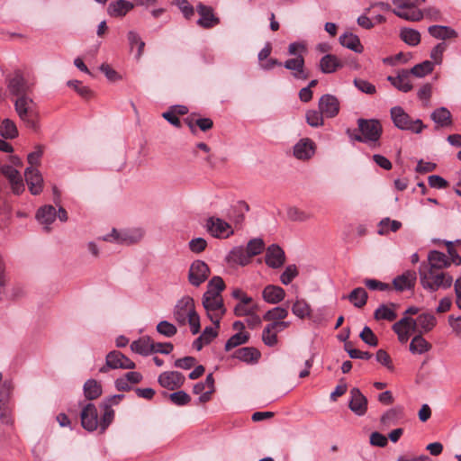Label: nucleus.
Wrapping results in <instances>:
<instances>
[{
    "instance_id": "f257e3e1",
    "label": "nucleus",
    "mask_w": 461,
    "mask_h": 461,
    "mask_svg": "<svg viewBox=\"0 0 461 461\" xmlns=\"http://www.w3.org/2000/svg\"><path fill=\"white\" fill-rule=\"evenodd\" d=\"M357 126L359 133H351L350 130L347 131L352 140L366 143L371 148L380 146L379 140L382 136L383 127L378 120L360 118L357 120Z\"/></svg>"
},
{
    "instance_id": "f03ea898",
    "label": "nucleus",
    "mask_w": 461,
    "mask_h": 461,
    "mask_svg": "<svg viewBox=\"0 0 461 461\" xmlns=\"http://www.w3.org/2000/svg\"><path fill=\"white\" fill-rule=\"evenodd\" d=\"M419 276L421 286L430 293H434L439 288L447 289L453 283L451 276L444 272L428 269L425 262H422L419 267Z\"/></svg>"
},
{
    "instance_id": "7ed1b4c3",
    "label": "nucleus",
    "mask_w": 461,
    "mask_h": 461,
    "mask_svg": "<svg viewBox=\"0 0 461 461\" xmlns=\"http://www.w3.org/2000/svg\"><path fill=\"white\" fill-rule=\"evenodd\" d=\"M33 99L28 95L16 97L14 109L19 118L25 123L26 127L37 130V113L34 110Z\"/></svg>"
},
{
    "instance_id": "20e7f679",
    "label": "nucleus",
    "mask_w": 461,
    "mask_h": 461,
    "mask_svg": "<svg viewBox=\"0 0 461 461\" xmlns=\"http://www.w3.org/2000/svg\"><path fill=\"white\" fill-rule=\"evenodd\" d=\"M203 305L207 312L208 318L215 325L216 329H218L220 327L221 319L226 312L221 295L205 292L203 296Z\"/></svg>"
},
{
    "instance_id": "39448f33",
    "label": "nucleus",
    "mask_w": 461,
    "mask_h": 461,
    "mask_svg": "<svg viewBox=\"0 0 461 461\" xmlns=\"http://www.w3.org/2000/svg\"><path fill=\"white\" fill-rule=\"evenodd\" d=\"M390 113L394 126L402 131L420 133L426 128L421 120H411L410 115L401 106L393 107Z\"/></svg>"
},
{
    "instance_id": "423d86ee",
    "label": "nucleus",
    "mask_w": 461,
    "mask_h": 461,
    "mask_svg": "<svg viewBox=\"0 0 461 461\" xmlns=\"http://www.w3.org/2000/svg\"><path fill=\"white\" fill-rule=\"evenodd\" d=\"M5 83L9 93L16 97L28 95L32 91V85L26 80L21 69H15L7 75Z\"/></svg>"
},
{
    "instance_id": "0eeeda50",
    "label": "nucleus",
    "mask_w": 461,
    "mask_h": 461,
    "mask_svg": "<svg viewBox=\"0 0 461 461\" xmlns=\"http://www.w3.org/2000/svg\"><path fill=\"white\" fill-rule=\"evenodd\" d=\"M143 237V231L140 229L116 230L113 229L111 233L103 237L104 241H115L119 244L131 245L139 242Z\"/></svg>"
},
{
    "instance_id": "6e6552de",
    "label": "nucleus",
    "mask_w": 461,
    "mask_h": 461,
    "mask_svg": "<svg viewBox=\"0 0 461 461\" xmlns=\"http://www.w3.org/2000/svg\"><path fill=\"white\" fill-rule=\"evenodd\" d=\"M135 363L122 352L113 350L109 352L105 358V366L100 368L101 373H106L108 369H134Z\"/></svg>"
},
{
    "instance_id": "1a4fd4ad",
    "label": "nucleus",
    "mask_w": 461,
    "mask_h": 461,
    "mask_svg": "<svg viewBox=\"0 0 461 461\" xmlns=\"http://www.w3.org/2000/svg\"><path fill=\"white\" fill-rule=\"evenodd\" d=\"M210 275V268L208 265L203 260H194L188 271V281L195 287L200 286Z\"/></svg>"
},
{
    "instance_id": "9d476101",
    "label": "nucleus",
    "mask_w": 461,
    "mask_h": 461,
    "mask_svg": "<svg viewBox=\"0 0 461 461\" xmlns=\"http://www.w3.org/2000/svg\"><path fill=\"white\" fill-rule=\"evenodd\" d=\"M195 312L194 299L190 296H185L176 304L174 317L178 324L185 325L187 322V318Z\"/></svg>"
},
{
    "instance_id": "9b49d317",
    "label": "nucleus",
    "mask_w": 461,
    "mask_h": 461,
    "mask_svg": "<svg viewBox=\"0 0 461 461\" xmlns=\"http://www.w3.org/2000/svg\"><path fill=\"white\" fill-rule=\"evenodd\" d=\"M206 230L214 238H227L233 234L231 226L217 217H209L204 225Z\"/></svg>"
},
{
    "instance_id": "f8f14e48",
    "label": "nucleus",
    "mask_w": 461,
    "mask_h": 461,
    "mask_svg": "<svg viewBox=\"0 0 461 461\" xmlns=\"http://www.w3.org/2000/svg\"><path fill=\"white\" fill-rule=\"evenodd\" d=\"M81 425L87 431H95L99 429L97 409L94 403H87L81 411Z\"/></svg>"
},
{
    "instance_id": "ddd939ff",
    "label": "nucleus",
    "mask_w": 461,
    "mask_h": 461,
    "mask_svg": "<svg viewBox=\"0 0 461 461\" xmlns=\"http://www.w3.org/2000/svg\"><path fill=\"white\" fill-rule=\"evenodd\" d=\"M393 330L397 334L401 343H405L411 332H416V321L411 317H402L393 325Z\"/></svg>"
},
{
    "instance_id": "4468645a",
    "label": "nucleus",
    "mask_w": 461,
    "mask_h": 461,
    "mask_svg": "<svg viewBox=\"0 0 461 461\" xmlns=\"http://www.w3.org/2000/svg\"><path fill=\"white\" fill-rule=\"evenodd\" d=\"M349 393L348 408L350 411L357 416L365 415L367 411L368 404L366 397L357 387L352 388Z\"/></svg>"
},
{
    "instance_id": "2eb2a0df",
    "label": "nucleus",
    "mask_w": 461,
    "mask_h": 461,
    "mask_svg": "<svg viewBox=\"0 0 461 461\" xmlns=\"http://www.w3.org/2000/svg\"><path fill=\"white\" fill-rule=\"evenodd\" d=\"M196 11L200 15L197 24L204 29H210L220 23V19L213 14L211 6L199 3L196 5Z\"/></svg>"
},
{
    "instance_id": "dca6fc26",
    "label": "nucleus",
    "mask_w": 461,
    "mask_h": 461,
    "mask_svg": "<svg viewBox=\"0 0 461 461\" xmlns=\"http://www.w3.org/2000/svg\"><path fill=\"white\" fill-rule=\"evenodd\" d=\"M185 376L176 371L163 372L158 375V384L170 391L180 388L185 383Z\"/></svg>"
},
{
    "instance_id": "f3484780",
    "label": "nucleus",
    "mask_w": 461,
    "mask_h": 461,
    "mask_svg": "<svg viewBox=\"0 0 461 461\" xmlns=\"http://www.w3.org/2000/svg\"><path fill=\"white\" fill-rule=\"evenodd\" d=\"M0 172L9 180L12 190L14 194H20L24 191V184L19 171L12 165H3Z\"/></svg>"
},
{
    "instance_id": "a211bd4d",
    "label": "nucleus",
    "mask_w": 461,
    "mask_h": 461,
    "mask_svg": "<svg viewBox=\"0 0 461 461\" xmlns=\"http://www.w3.org/2000/svg\"><path fill=\"white\" fill-rule=\"evenodd\" d=\"M319 110L327 118H334L339 112V102L335 95L326 94L319 100Z\"/></svg>"
},
{
    "instance_id": "6ab92c4d",
    "label": "nucleus",
    "mask_w": 461,
    "mask_h": 461,
    "mask_svg": "<svg viewBox=\"0 0 461 461\" xmlns=\"http://www.w3.org/2000/svg\"><path fill=\"white\" fill-rule=\"evenodd\" d=\"M315 150L316 145L313 140L303 138L294 146V156L300 160H308L315 154Z\"/></svg>"
},
{
    "instance_id": "aec40b11",
    "label": "nucleus",
    "mask_w": 461,
    "mask_h": 461,
    "mask_svg": "<svg viewBox=\"0 0 461 461\" xmlns=\"http://www.w3.org/2000/svg\"><path fill=\"white\" fill-rule=\"evenodd\" d=\"M265 261L269 267L279 268L285 261V251L280 246L272 244L267 249Z\"/></svg>"
},
{
    "instance_id": "412c9836",
    "label": "nucleus",
    "mask_w": 461,
    "mask_h": 461,
    "mask_svg": "<svg viewBox=\"0 0 461 461\" xmlns=\"http://www.w3.org/2000/svg\"><path fill=\"white\" fill-rule=\"evenodd\" d=\"M25 181L32 194L37 195L42 191L43 178L38 169L29 167L24 172Z\"/></svg>"
},
{
    "instance_id": "4be33fe9",
    "label": "nucleus",
    "mask_w": 461,
    "mask_h": 461,
    "mask_svg": "<svg viewBox=\"0 0 461 461\" xmlns=\"http://www.w3.org/2000/svg\"><path fill=\"white\" fill-rule=\"evenodd\" d=\"M417 280V274L413 270H407L400 276H397L393 280V285L395 290L402 292L411 290L415 286Z\"/></svg>"
},
{
    "instance_id": "5701e85b",
    "label": "nucleus",
    "mask_w": 461,
    "mask_h": 461,
    "mask_svg": "<svg viewBox=\"0 0 461 461\" xmlns=\"http://www.w3.org/2000/svg\"><path fill=\"white\" fill-rule=\"evenodd\" d=\"M410 76L411 72L409 70L402 69L396 77L389 76L387 80L398 90L407 93L412 89Z\"/></svg>"
},
{
    "instance_id": "b1692460",
    "label": "nucleus",
    "mask_w": 461,
    "mask_h": 461,
    "mask_svg": "<svg viewBox=\"0 0 461 461\" xmlns=\"http://www.w3.org/2000/svg\"><path fill=\"white\" fill-rule=\"evenodd\" d=\"M426 266H428V269L439 271L448 267L450 266V260L444 253L432 250L428 255V263H426Z\"/></svg>"
},
{
    "instance_id": "393cba45",
    "label": "nucleus",
    "mask_w": 461,
    "mask_h": 461,
    "mask_svg": "<svg viewBox=\"0 0 461 461\" xmlns=\"http://www.w3.org/2000/svg\"><path fill=\"white\" fill-rule=\"evenodd\" d=\"M285 296V290L277 285H267L263 292H262V297L263 299L272 304H276L284 300Z\"/></svg>"
},
{
    "instance_id": "a878e982",
    "label": "nucleus",
    "mask_w": 461,
    "mask_h": 461,
    "mask_svg": "<svg viewBox=\"0 0 461 461\" xmlns=\"http://www.w3.org/2000/svg\"><path fill=\"white\" fill-rule=\"evenodd\" d=\"M414 321H416V331L419 333L429 332L437 325V319L430 312L421 313Z\"/></svg>"
},
{
    "instance_id": "bb28decb",
    "label": "nucleus",
    "mask_w": 461,
    "mask_h": 461,
    "mask_svg": "<svg viewBox=\"0 0 461 461\" xmlns=\"http://www.w3.org/2000/svg\"><path fill=\"white\" fill-rule=\"evenodd\" d=\"M284 66L285 68L294 71V77L297 79H306L308 77V75L303 70L304 59L301 55L294 59H287Z\"/></svg>"
},
{
    "instance_id": "cd10ccee",
    "label": "nucleus",
    "mask_w": 461,
    "mask_h": 461,
    "mask_svg": "<svg viewBox=\"0 0 461 461\" xmlns=\"http://www.w3.org/2000/svg\"><path fill=\"white\" fill-rule=\"evenodd\" d=\"M131 349L141 356H149L153 353V340L149 336H144L131 344Z\"/></svg>"
},
{
    "instance_id": "c85d7f7f",
    "label": "nucleus",
    "mask_w": 461,
    "mask_h": 461,
    "mask_svg": "<svg viewBox=\"0 0 461 461\" xmlns=\"http://www.w3.org/2000/svg\"><path fill=\"white\" fill-rule=\"evenodd\" d=\"M429 33L435 39L448 40L458 36L457 32L449 26L431 25L428 28Z\"/></svg>"
},
{
    "instance_id": "c756f323",
    "label": "nucleus",
    "mask_w": 461,
    "mask_h": 461,
    "mask_svg": "<svg viewBox=\"0 0 461 461\" xmlns=\"http://www.w3.org/2000/svg\"><path fill=\"white\" fill-rule=\"evenodd\" d=\"M342 62L332 54L323 56L320 60V68L325 74L335 72L338 68H342Z\"/></svg>"
},
{
    "instance_id": "7c9ffc66",
    "label": "nucleus",
    "mask_w": 461,
    "mask_h": 461,
    "mask_svg": "<svg viewBox=\"0 0 461 461\" xmlns=\"http://www.w3.org/2000/svg\"><path fill=\"white\" fill-rule=\"evenodd\" d=\"M260 356V352L251 347L239 348L233 354L234 357L246 363H257Z\"/></svg>"
},
{
    "instance_id": "2f4dec72",
    "label": "nucleus",
    "mask_w": 461,
    "mask_h": 461,
    "mask_svg": "<svg viewBox=\"0 0 461 461\" xmlns=\"http://www.w3.org/2000/svg\"><path fill=\"white\" fill-rule=\"evenodd\" d=\"M430 117L438 127L445 128L452 125L451 113L446 107L436 109L432 112Z\"/></svg>"
},
{
    "instance_id": "473e14b6",
    "label": "nucleus",
    "mask_w": 461,
    "mask_h": 461,
    "mask_svg": "<svg viewBox=\"0 0 461 461\" xmlns=\"http://www.w3.org/2000/svg\"><path fill=\"white\" fill-rule=\"evenodd\" d=\"M367 298V293L363 287H357L349 294L342 296V299H348L357 308L364 307Z\"/></svg>"
},
{
    "instance_id": "72a5a7b5",
    "label": "nucleus",
    "mask_w": 461,
    "mask_h": 461,
    "mask_svg": "<svg viewBox=\"0 0 461 461\" xmlns=\"http://www.w3.org/2000/svg\"><path fill=\"white\" fill-rule=\"evenodd\" d=\"M396 305L394 303L381 304L374 312V318L376 321H393L397 318L395 312Z\"/></svg>"
},
{
    "instance_id": "f704fd0d",
    "label": "nucleus",
    "mask_w": 461,
    "mask_h": 461,
    "mask_svg": "<svg viewBox=\"0 0 461 461\" xmlns=\"http://www.w3.org/2000/svg\"><path fill=\"white\" fill-rule=\"evenodd\" d=\"M228 261L231 263H235L240 266H247L250 262L249 255H248L245 248L242 246L233 248L229 255Z\"/></svg>"
},
{
    "instance_id": "c9c22d12",
    "label": "nucleus",
    "mask_w": 461,
    "mask_h": 461,
    "mask_svg": "<svg viewBox=\"0 0 461 461\" xmlns=\"http://www.w3.org/2000/svg\"><path fill=\"white\" fill-rule=\"evenodd\" d=\"M339 43L357 53H361L363 51V46L361 45L359 38L351 33L345 32L339 37Z\"/></svg>"
},
{
    "instance_id": "e433bc0d",
    "label": "nucleus",
    "mask_w": 461,
    "mask_h": 461,
    "mask_svg": "<svg viewBox=\"0 0 461 461\" xmlns=\"http://www.w3.org/2000/svg\"><path fill=\"white\" fill-rule=\"evenodd\" d=\"M100 407L103 410V415L99 420V429L101 433H104L114 419V411L110 402H102Z\"/></svg>"
},
{
    "instance_id": "4c0bfd02",
    "label": "nucleus",
    "mask_w": 461,
    "mask_h": 461,
    "mask_svg": "<svg viewBox=\"0 0 461 461\" xmlns=\"http://www.w3.org/2000/svg\"><path fill=\"white\" fill-rule=\"evenodd\" d=\"M36 217L41 223L50 225L55 221L57 211L52 205H44L38 210Z\"/></svg>"
},
{
    "instance_id": "58836bf2",
    "label": "nucleus",
    "mask_w": 461,
    "mask_h": 461,
    "mask_svg": "<svg viewBox=\"0 0 461 461\" xmlns=\"http://www.w3.org/2000/svg\"><path fill=\"white\" fill-rule=\"evenodd\" d=\"M431 345L421 336V333L414 336L410 343V351L412 354H424L429 351Z\"/></svg>"
},
{
    "instance_id": "ea45409f",
    "label": "nucleus",
    "mask_w": 461,
    "mask_h": 461,
    "mask_svg": "<svg viewBox=\"0 0 461 461\" xmlns=\"http://www.w3.org/2000/svg\"><path fill=\"white\" fill-rule=\"evenodd\" d=\"M133 8V5L126 0H117L112 3L109 6V11L112 15L123 16Z\"/></svg>"
},
{
    "instance_id": "a19ab883",
    "label": "nucleus",
    "mask_w": 461,
    "mask_h": 461,
    "mask_svg": "<svg viewBox=\"0 0 461 461\" xmlns=\"http://www.w3.org/2000/svg\"><path fill=\"white\" fill-rule=\"evenodd\" d=\"M393 14L398 17L407 21L418 22L423 18V12L421 10L413 9L410 6L402 10H393Z\"/></svg>"
},
{
    "instance_id": "79ce46f5",
    "label": "nucleus",
    "mask_w": 461,
    "mask_h": 461,
    "mask_svg": "<svg viewBox=\"0 0 461 461\" xmlns=\"http://www.w3.org/2000/svg\"><path fill=\"white\" fill-rule=\"evenodd\" d=\"M84 393L87 399L95 400L101 395L102 387L95 380L89 379L84 384Z\"/></svg>"
},
{
    "instance_id": "37998d69",
    "label": "nucleus",
    "mask_w": 461,
    "mask_h": 461,
    "mask_svg": "<svg viewBox=\"0 0 461 461\" xmlns=\"http://www.w3.org/2000/svg\"><path fill=\"white\" fill-rule=\"evenodd\" d=\"M0 135L5 139H14L18 136L15 123L10 119L3 120L0 125Z\"/></svg>"
},
{
    "instance_id": "c03bdc74",
    "label": "nucleus",
    "mask_w": 461,
    "mask_h": 461,
    "mask_svg": "<svg viewBox=\"0 0 461 461\" xmlns=\"http://www.w3.org/2000/svg\"><path fill=\"white\" fill-rule=\"evenodd\" d=\"M402 227V222L396 220H390L389 218H384L381 220L379 222V230L378 233L380 235H385L390 230L393 232L397 231Z\"/></svg>"
},
{
    "instance_id": "a18cd8bd",
    "label": "nucleus",
    "mask_w": 461,
    "mask_h": 461,
    "mask_svg": "<svg viewBox=\"0 0 461 461\" xmlns=\"http://www.w3.org/2000/svg\"><path fill=\"white\" fill-rule=\"evenodd\" d=\"M400 36L401 39L410 46H416L420 42V34L414 29H402Z\"/></svg>"
},
{
    "instance_id": "49530a36",
    "label": "nucleus",
    "mask_w": 461,
    "mask_h": 461,
    "mask_svg": "<svg viewBox=\"0 0 461 461\" xmlns=\"http://www.w3.org/2000/svg\"><path fill=\"white\" fill-rule=\"evenodd\" d=\"M434 69V63L429 60H425L420 64L415 65L409 72L417 77H423L432 72Z\"/></svg>"
},
{
    "instance_id": "de8ad7c7",
    "label": "nucleus",
    "mask_w": 461,
    "mask_h": 461,
    "mask_svg": "<svg viewBox=\"0 0 461 461\" xmlns=\"http://www.w3.org/2000/svg\"><path fill=\"white\" fill-rule=\"evenodd\" d=\"M165 396H167L171 402L176 406H185L191 402L190 395L185 391H177L172 393H164Z\"/></svg>"
},
{
    "instance_id": "09e8293b",
    "label": "nucleus",
    "mask_w": 461,
    "mask_h": 461,
    "mask_svg": "<svg viewBox=\"0 0 461 461\" xmlns=\"http://www.w3.org/2000/svg\"><path fill=\"white\" fill-rule=\"evenodd\" d=\"M288 316V311L283 307H275L269 311H267L263 319L268 321H280L285 319Z\"/></svg>"
},
{
    "instance_id": "8fccbe9b",
    "label": "nucleus",
    "mask_w": 461,
    "mask_h": 461,
    "mask_svg": "<svg viewBox=\"0 0 461 461\" xmlns=\"http://www.w3.org/2000/svg\"><path fill=\"white\" fill-rule=\"evenodd\" d=\"M324 114L321 113V111H316V110H309L306 112L305 119L307 123L311 127H320L323 125L324 120H323Z\"/></svg>"
},
{
    "instance_id": "3c124183",
    "label": "nucleus",
    "mask_w": 461,
    "mask_h": 461,
    "mask_svg": "<svg viewBox=\"0 0 461 461\" xmlns=\"http://www.w3.org/2000/svg\"><path fill=\"white\" fill-rule=\"evenodd\" d=\"M293 313L300 319L311 314V307L304 300H296L292 307Z\"/></svg>"
},
{
    "instance_id": "603ef678",
    "label": "nucleus",
    "mask_w": 461,
    "mask_h": 461,
    "mask_svg": "<svg viewBox=\"0 0 461 461\" xmlns=\"http://www.w3.org/2000/svg\"><path fill=\"white\" fill-rule=\"evenodd\" d=\"M249 334L238 332L232 335L225 344V350L229 351L241 344H245L249 340Z\"/></svg>"
},
{
    "instance_id": "864d4df0",
    "label": "nucleus",
    "mask_w": 461,
    "mask_h": 461,
    "mask_svg": "<svg viewBox=\"0 0 461 461\" xmlns=\"http://www.w3.org/2000/svg\"><path fill=\"white\" fill-rule=\"evenodd\" d=\"M265 247V243L262 239H253L250 240L246 247V251L248 255H249V258H253L255 256L259 255Z\"/></svg>"
},
{
    "instance_id": "5fc2aeb1",
    "label": "nucleus",
    "mask_w": 461,
    "mask_h": 461,
    "mask_svg": "<svg viewBox=\"0 0 461 461\" xmlns=\"http://www.w3.org/2000/svg\"><path fill=\"white\" fill-rule=\"evenodd\" d=\"M156 329L159 334L166 338H172L177 332L176 327L167 321H161L158 322Z\"/></svg>"
},
{
    "instance_id": "6e6d98bb",
    "label": "nucleus",
    "mask_w": 461,
    "mask_h": 461,
    "mask_svg": "<svg viewBox=\"0 0 461 461\" xmlns=\"http://www.w3.org/2000/svg\"><path fill=\"white\" fill-rule=\"evenodd\" d=\"M68 86L72 87L81 97L89 99L93 96V91L78 80H69Z\"/></svg>"
},
{
    "instance_id": "4d7b16f0",
    "label": "nucleus",
    "mask_w": 461,
    "mask_h": 461,
    "mask_svg": "<svg viewBox=\"0 0 461 461\" xmlns=\"http://www.w3.org/2000/svg\"><path fill=\"white\" fill-rule=\"evenodd\" d=\"M274 330L275 329L271 323L267 325L263 330L262 340L267 346L273 347L277 343V336Z\"/></svg>"
},
{
    "instance_id": "13d9d810",
    "label": "nucleus",
    "mask_w": 461,
    "mask_h": 461,
    "mask_svg": "<svg viewBox=\"0 0 461 461\" xmlns=\"http://www.w3.org/2000/svg\"><path fill=\"white\" fill-rule=\"evenodd\" d=\"M402 415V408L395 407V408L390 409L382 416L381 422L384 425H391Z\"/></svg>"
},
{
    "instance_id": "bf43d9fd",
    "label": "nucleus",
    "mask_w": 461,
    "mask_h": 461,
    "mask_svg": "<svg viewBox=\"0 0 461 461\" xmlns=\"http://www.w3.org/2000/svg\"><path fill=\"white\" fill-rule=\"evenodd\" d=\"M360 339L370 347H376L378 345V339L373 330L365 326L359 334Z\"/></svg>"
},
{
    "instance_id": "052dcab7",
    "label": "nucleus",
    "mask_w": 461,
    "mask_h": 461,
    "mask_svg": "<svg viewBox=\"0 0 461 461\" xmlns=\"http://www.w3.org/2000/svg\"><path fill=\"white\" fill-rule=\"evenodd\" d=\"M202 383L205 384V388H208V391L202 393V395H200L199 397V402L203 403L211 399V395L214 392V378L212 376V374H209L206 376L205 381Z\"/></svg>"
},
{
    "instance_id": "680f3d73",
    "label": "nucleus",
    "mask_w": 461,
    "mask_h": 461,
    "mask_svg": "<svg viewBox=\"0 0 461 461\" xmlns=\"http://www.w3.org/2000/svg\"><path fill=\"white\" fill-rule=\"evenodd\" d=\"M353 83L354 86L362 93L374 95L376 92L375 86L365 79L355 78Z\"/></svg>"
},
{
    "instance_id": "e2e57ef3",
    "label": "nucleus",
    "mask_w": 461,
    "mask_h": 461,
    "mask_svg": "<svg viewBox=\"0 0 461 461\" xmlns=\"http://www.w3.org/2000/svg\"><path fill=\"white\" fill-rule=\"evenodd\" d=\"M225 288V284L221 277L213 276L208 283L207 291L212 294H221V292Z\"/></svg>"
},
{
    "instance_id": "0e129e2a",
    "label": "nucleus",
    "mask_w": 461,
    "mask_h": 461,
    "mask_svg": "<svg viewBox=\"0 0 461 461\" xmlns=\"http://www.w3.org/2000/svg\"><path fill=\"white\" fill-rule=\"evenodd\" d=\"M375 358L377 362L384 366L389 371L393 372L394 370L392 358L385 350L379 349L375 354Z\"/></svg>"
},
{
    "instance_id": "69168bd1",
    "label": "nucleus",
    "mask_w": 461,
    "mask_h": 461,
    "mask_svg": "<svg viewBox=\"0 0 461 461\" xmlns=\"http://www.w3.org/2000/svg\"><path fill=\"white\" fill-rule=\"evenodd\" d=\"M298 275V270L295 265H289L286 267L285 271L282 273L280 276V281L284 285H289L294 277Z\"/></svg>"
},
{
    "instance_id": "338daca9",
    "label": "nucleus",
    "mask_w": 461,
    "mask_h": 461,
    "mask_svg": "<svg viewBox=\"0 0 461 461\" xmlns=\"http://www.w3.org/2000/svg\"><path fill=\"white\" fill-rule=\"evenodd\" d=\"M258 308V304H252L251 306H249L239 303L234 307V314L239 317L249 316L251 313L256 312Z\"/></svg>"
},
{
    "instance_id": "774afa93",
    "label": "nucleus",
    "mask_w": 461,
    "mask_h": 461,
    "mask_svg": "<svg viewBox=\"0 0 461 461\" xmlns=\"http://www.w3.org/2000/svg\"><path fill=\"white\" fill-rule=\"evenodd\" d=\"M42 155L43 147L41 145L36 146L35 150L28 154L27 160L32 167L40 165Z\"/></svg>"
}]
</instances>
